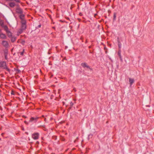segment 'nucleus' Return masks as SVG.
I'll return each instance as SVG.
<instances>
[{
    "mask_svg": "<svg viewBox=\"0 0 154 154\" xmlns=\"http://www.w3.org/2000/svg\"><path fill=\"white\" fill-rule=\"evenodd\" d=\"M80 39L82 41V42H83V37L82 36L80 38Z\"/></svg>",
    "mask_w": 154,
    "mask_h": 154,
    "instance_id": "bb28decb",
    "label": "nucleus"
},
{
    "mask_svg": "<svg viewBox=\"0 0 154 154\" xmlns=\"http://www.w3.org/2000/svg\"><path fill=\"white\" fill-rule=\"evenodd\" d=\"M17 42V43H20L22 45H24L25 41L24 40L22 39H19L18 40Z\"/></svg>",
    "mask_w": 154,
    "mask_h": 154,
    "instance_id": "1a4fd4ad",
    "label": "nucleus"
},
{
    "mask_svg": "<svg viewBox=\"0 0 154 154\" xmlns=\"http://www.w3.org/2000/svg\"><path fill=\"white\" fill-rule=\"evenodd\" d=\"M16 13L20 14V15L23 14V11L22 9L20 7H17L16 8Z\"/></svg>",
    "mask_w": 154,
    "mask_h": 154,
    "instance_id": "39448f33",
    "label": "nucleus"
},
{
    "mask_svg": "<svg viewBox=\"0 0 154 154\" xmlns=\"http://www.w3.org/2000/svg\"><path fill=\"white\" fill-rule=\"evenodd\" d=\"M52 28L54 29V30H55V28L54 26L52 27Z\"/></svg>",
    "mask_w": 154,
    "mask_h": 154,
    "instance_id": "58836bf2",
    "label": "nucleus"
},
{
    "mask_svg": "<svg viewBox=\"0 0 154 154\" xmlns=\"http://www.w3.org/2000/svg\"><path fill=\"white\" fill-rule=\"evenodd\" d=\"M11 95H14L15 92L13 90H12L11 91Z\"/></svg>",
    "mask_w": 154,
    "mask_h": 154,
    "instance_id": "cd10ccee",
    "label": "nucleus"
},
{
    "mask_svg": "<svg viewBox=\"0 0 154 154\" xmlns=\"http://www.w3.org/2000/svg\"><path fill=\"white\" fill-rule=\"evenodd\" d=\"M53 24H54V22H53Z\"/></svg>",
    "mask_w": 154,
    "mask_h": 154,
    "instance_id": "5fc2aeb1",
    "label": "nucleus"
},
{
    "mask_svg": "<svg viewBox=\"0 0 154 154\" xmlns=\"http://www.w3.org/2000/svg\"><path fill=\"white\" fill-rule=\"evenodd\" d=\"M24 123H25V124H26V125H28V122L27 121H24Z\"/></svg>",
    "mask_w": 154,
    "mask_h": 154,
    "instance_id": "7c9ffc66",
    "label": "nucleus"
},
{
    "mask_svg": "<svg viewBox=\"0 0 154 154\" xmlns=\"http://www.w3.org/2000/svg\"><path fill=\"white\" fill-rule=\"evenodd\" d=\"M76 141V140H75L74 141V143H75Z\"/></svg>",
    "mask_w": 154,
    "mask_h": 154,
    "instance_id": "09e8293b",
    "label": "nucleus"
},
{
    "mask_svg": "<svg viewBox=\"0 0 154 154\" xmlns=\"http://www.w3.org/2000/svg\"><path fill=\"white\" fill-rule=\"evenodd\" d=\"M0 38L3 39H6L7 38V36L5 34L1 32L0 33Z\"/></svg>",
    "mask_w": 154,
    "mask_h": 154,
    "instance_id": "9d476101",
    "label": "nucleus"
},
{
    "mask_svg": "<svg viewBox=\"0 0 154 154\" xmlns=\"http://www.w3.org/2000/svg\"><path fill=\"white\" fill-rule=\"evenodd\" d=\"M19 18L21 20V28L25 30L26 27V23L25 19V15L24 14L20 15L19 16Z\"/></svg>",
    "mask_w": 154,
    "mask_h": 154,
    "instance_id": "f257e3e1",
    "label": "nucleus"
},
{
    "mask_svg": "<svg viewBox=\"0 0 154 154\" xmlns=\"http://www.w3.org/2000/svg\"><path fill=\"white\" fill-rule=\"evenodd\" d=\"M90 53H92V52H91L90 51Z\"/></svg>",
    "mask_w": 154,
    "mask_h": 154,
    "instance_id": "3c124183",
    "label": "nucleus"
},
{
    "mask_svg": "<svg viewBox=\"0 0 154 154\" xmlns=\"http://www.w3.org/2000/svg\"><path fill=\"white\" fill-rule=\"evenodd\" d=\"M87 42H88L87 40L86 39L85 41V43L86 44L87 43Z\"/></svg>",
    "mask_w": 154,
    "mask_h": 154,
    "instance_id": "a19ab883",
    "label": "nucleus"
},
{
    "mask_svg": "<svg viewBox=\"0 0 154 154\" xmlns=\"http://www.w3.org/2000/svg\"><path fill=\"white\" fill-rule=\"evenodd\" d=\"M6 33L7 34L9 38H10L12 36V33L10 30L6 32Z\"/></svg>",
    "mask_w": 154,
    "mask_h": 154,
    "instance_id": "9b49d317",
    "label": "nucleus"
},
{
    "mask_svg": "<svg viewBox=\"0 0 154 154\" xmlns=\"http://www.w3.org/2000/svg\"><path fill=\"white\" fill-rule=\"evenodd\" d=\"M14 70L17 73H18L21 72V71L18 68H14Z\"/></svg>",
    "mask_w": 154,
    "mask_h": 154,
    "instance_id": "f3484780",
    "label": "nucleus"
},
{
    "mask_svg": "<svg viewBox=\"0 0 154 154\" xmlns=\"http://www.w3.org/2000/svg\"><path fill=\"white\" fill-rule=\"evenodd\" d=\"M116 17V13H114L113 15V19L114 20H115Z\"/></svg>",
    "mask_w": 154,
    "mask_h": 154,
    "instance_id": "393cba45",
    "label": "nucleus"
},
{
    "mask_svg": "<svg viewBox=\"0 0 154 154\" xmlns=\"http://www.w3.org/2000/svg\"><path fill=\"white\" fill-rule=\"evenodd\" d=\"M2 28H3L4 29L5 31L6 32L9 30L8 27L7 25H5Z\"/></svg>",
    "mask_w": 154,
    "mask_h": 154,
    "instance_id": "ddd939ff",
    "label": "nucleus"
},
{
    "mask_svg": "<svg viewBox=\"0 0 154 154\" xmlns=\"http://www.w3.org/2000/svg\"><path fill=\"white\" fill-rule=\"evenodd\" d=\"M59 21L61 22H62V23H64V22H65V21H63V20H59Z\"/></svg>",
    "mask_w": 154,
    "mask_h": 154,
    "instance_id": "2f4dec72",
    "label": "nucleus"
},
{
    "mask_svg": "<svg viewBox=\"0 0 154 154\" xmlns=\"http://www.w3.org/2000/svg\"><path fill=\"white\" fill-rule=\"evenodd\" d=\"M23 30H24L21 28L17 32V35H19L20 34L22 33L23 32Z\"/></svg>",
    "mask_w": 154,
    "mask_h": 154,
    "instance_id": "2eb2a0df",
    "label": "nucleus"
},
{
    "mask_svg": "<svg viewBox=\"0 0 154 154\" xmlns=\"http://www.w3.org/2000/svg\"><path fill=\"white\" fill-rule=\"evenodd\" d=\"M39 134L38 133H33L32 135V137L34 140H37L38 139Z\"/></svg>",
    "mask_w": 154,
    "mask_h": 154,
    "instance_id": "7ed1b4c3",
    "label": "nucleus"
},
{
    "mask_svg": "<svg viewBox=\"0 0 154 154\" xmlns=\"http://www.w3.org/2000/svg\"><path fill=\"white\" fill-rule=\"evenodd\" d=\"M49 78H51L52 77H53V74H52L51 72H50L49 74Z\"/></svg>",
    "mask_w": 154,
    "mask_h": 154,
    "instance_id": "412c9836",
    "label": "nucleus"
},
{
    "mask_svg": "<svg viewBox=\"0 0 154 154\" xmlns=\"http://www.w3.org/2000/svg\"><path fill=\"white\" fill-rule=\"evenodd\" d=\"M4 22H3V21L2 20H0V25L1 26L2 28L4 26H5V25H4Z\"/></svg>",
    "mask_w": 154,
    "mask_h": 154,
    "instance_id": "a211bd4d",
    "label": "nucleus"
},
{
    "mask_svg": "<svg viewBox=\"0 0 154 154\" xmlns=\"http://www.w3.org/2000/svg\"><path fill=\"white\" fill-rule=\"evenodd\" d=\"M9 6L12 8L14 7L16 5V3L14 2H11L9 4Z\"/></svg>",
    "mask_w": 154,
    "mask_h": 154,
    "instance_id": "0eeeda50",
    "label": "nucleus"
},
{
    "mask_svg": "<svg viewBox=\"0 0 154 154\" xmlns=\"http://www.w3.org/2000/svg\"><path fill=\"white\" fill-rule=\"evenodd\" d=\"M46 121V118H45V119H44V121Z\"/></svg>",
    "mask_w": 154,
    "mask_h": 154,
    "instance_id": "c03bdc74",
    "label": "nucleus"
},
{
    "mask_svg": "<svg viewBox=\"0 0 154 154\" xmlns=\"http://www.w3.org/2000/svg\"><path fill=\"white\" fill-rule=\"evenodd\" d=\"M6 70L8 72H10V69L8 68H6Z\"/></svg>",
    "mask_w": 154,
    "mask_h": 154,
    "instance_id": "c756f323",
    "label": "nucleus"
},
{
    "mask_svg": "<svg viewBox=\"0 0 154 154\" xmlns=\"http://www.w3.org/2000/svg\"><path fill=\"white\" fill-rule=\"evenodd\" d=\"M0 140H1V139L0 138Z\"/></svg>",
    "mask_w": 154,
    "mask_h": 154,
    "instance_id": "4d7b16f0",
    "label": "nucleus"
},
{
    "mask_svg": "<svg viewBox=\"0 0 154 154\" xmlns=\"http://www.w3.org/2000/svg\"><path fill=\"white\" fill-rule=\"evenodd\" d=\"M79 15L80 16H82V13H80L79 14Z\"/></svg>",
    "mask_w": 154,
    "mask_h": 154,
    "instance_id": "473e14b6",
    "label": "nucleus"
},
{
    "mask_svg": "<svg viewBox=\"0 0 154 154\" xmlns=\"http://www.w3.org/2000/svg\"><path fill=\"white\" fill-rule=\"evenodd\" d=\"M77 20L79 22H80L81 21V19L80 18H78Z\"/></svg>",
    "mask_w": 154,
    "mask_h": 154,
    "instance_id": "72a5a7b5",
    "label": "nucleus"
},
{
    "mask_svg": "<svg viewBox=\"0 0 154 154\" xmlns=\"http://www.w3.org/2000/svg\"><path fill=\"white\" fill-rule=\"evenodd\" d=\"M41 118V117L35 116V117H31L29 121V122H36L38 120Z\"/></svg>",
    "mask_w": 154,
    "mask_h": 154,
    "instance_id": "f03ea898",
    "label": "nucleus"
},
{
    "mask_svg": "<svg viewBox=\"0 0 154 154\" xmlns=\"http://www.w3.org/2000/svg\"><path fill=\"white\" fill-rule=\"evenodd\" d=\"M6 1H14V0H5Z\"/></svg>",
    "mask_w": 154,
    "mask_h": 154,
    "instance_id": "4c0bfd02",
    "label": "nucleus"
},
{
    "mask_svg": "<svg viewBox=\"0 0 154 154\" xmlns=\"http://www.w3.org/2000/svg\"><path fill=\"white\" fill-rule=\"evenodd\" d=\"M129 82H130V83L131 85L134 82V80L133 79H132L130 78H129Z\"/></svg>",
    "mask_w": 154,
    "mask_h": 154,
    "instance_id": "dca6fc26",
    "label": "nucleus"
},
{
    "mask_svg": "<svg viewBox=\"0 0 154 154\" xmlns=\"http://www.w3.org/2000/svg\"><path fill=\"white\" fill-rule=\"evenodd\" d=\"M92 45H91L89 46L88 48H91Z\"/></svg>",
    "mask_w": 154,
    "mask_h": 154,
    "instance_id": "79ce46f5",
    "label": "nucleus"
},
{
    "mask_svg": "<svg viewBox=\"0 0 154 154\" xmlns=\"http://www.w3.org/2000/svg\"><path fill=\"white\" fill-rule=\"evenodd\" d=\"M20 36H21V37H22L23 36H22V35H21Z\"/></svg>",
    "mask_w": 154,
    "mask_h": 154,
    "instance_id": "603ef678",
    "label": "nucleus"
},
{
    "mask_svg": "<svg viewBox=\"0 0 154 154\" xmlns=\"http://www.w3.org/2000/svg\"><path fill=\"white\" fill-rule=\"evenodd\" d=\"M42 117H44V115H42Z\"/></svg>",
    "mask_w": 154,
    "mask_h": 154,
    "instance_id": "de8ad7c7",
    "label": "nucleus"
},
{
    "mask_svg": "<svg viewBox=\"0 0 154 154\" xmlns=\"http://www.w3.org/2000/svg\"><path fill=\"white\" fill-rule=\"evenodd\" d=\"M23 117L24 118H27L26 116L24 115L23 116Z\"/></svg>",
    "mask_w": 154,
    "mask_h": 154,
    "instance_id": "f704fd0d",
    "label": "nucleus"
},
{
    "mask_svg": "<svg viewBox=\"0 0 154 154\" xmlns=\"http://www.w3.org/2000/svg\"><path fill=\"white\" fill-rule=\"evenodd\" d=\"M73 105V103H72V105Z\"/></svg>",
    "mask_w": 154,
    "mask_h": 154,
    "instance_id": "864d4df0",
    "label": "nucleus"
},
{
    "mask_svg": "<svg viewBox=\"0 0 154 154\" xmlns=\"http://www.w3.org/2000/svg\"><path fill=\"white\" fill-rule=\"evenodd\" d=\"M104 49L105 51V53H107V49L105 46L104 47Z\"/></svg>",
    "mask_w": 154,
    "mask_h": 154,
    "instance_id": "b1692460",
    "label": "nucleus"
},
{
    "mask_svg": "<svg viewBox=\"0 0 154 154\" xmlns=\"http://www.w3.org/2000/svg\"><path fill=\"white\" fill-rule=\"evenodd\" d=\"M2 45L5 48L8 47L9 46V43L8 41H2Z\"/></svg>",
    "mask_w": 154,
    "mask_h": 154,
    "instance_id": "20e7f679",
    "label": "nucleus"
},
{
    "mask_svg": "<svg viewBox=\"0 0 154 154\" xmlns=\"http://www.w3.org/2000/svg\"><path fill=\"white\" fill-rule=\"evenodd\" d=\"M11 39V41L12 42H14L15 41H16L17 39V37L15 36H12L10 38Z\"/></svg>",
    "mask_w": 154,
    "mask_h": 154,
    "instance_id": "f8f14e48",
    "label": "nucleus"
},
{
    "mask_svg": "<svg viewBox=\"0 0 154 154\" xmlns=\"http://www.w3.org/2000/svg\"><path fill=\"white\" fill-rule=\"evenodd\" d=\"M2 32V30L1 29H0V33L1 32Z\"/></svg>",
    "mask_w": 154,
    "mask_h": 154,
    "instance_id": "a18cd8bd",
    "label": "nucleus"
},
{
    "mask_svg": "<svg viewBox=\"0 0 154 154\" xmlns=\"http://www.w3.org/2000/svg\"><path fill=\"white\" fill-rule=\"evenodd\" d=\"M94 17L97 19H98L99 18V17L97 14H94Z\"/></svg>",
    "mask_w": 154,
    "mask_h": 154,
    "instance_id": "4be33fe9",
    "label": "nucleus"
},
{
    "mask_svg": "<svg viewBox=\"0 0 154 154\" xmlns=\"http://www.w3.org/2000/svg\"><path fill=\"white\" fill-rule=\"evenodd\" d=\"M47 15L51 19V20L52 21H53V19H52V18H51V16L50 14H48V13H47Z\"/></svg>",
    "mask_w": 154,
    "mask_h": 154,
    "instance_id": "5701e85b",
    "label": "nucleus"
},
{
    "mask_svg": "<svg viewBox=\"0 0 154 154\" xmlns=\"http://www.w3.org/2000/svg\"><path fill=\"white\" fill-rule=\"evenodd\" d=\"M4 55L5 56V59L6 60H7L8 59L7 57L8 53L7 52H5L4 53Z\"/></svg>",
    "mask_w": 154,
    "mask_h": 154,
    "instance_id": "6ab92c4d",
    "label": "nucleus"
},
{
    "mask_svg": "<svg viewBox=\"0 0 154 154\" xmlns=\"http://www.w3.org/2000/svg\"><path fill=\"white\" fill-rule=\"evenodd\" d=\"M108 122V121H107V122H106V123H107Z\"/></svg>",
    "mask_w": 154,
    "mask_h": 154,
    "instance_id": "6e6d98bb",
    "label": "nucleus"
},
{
    "mask_svg": "<svg viewBox=\"0 0 154 154\" xmlns=\"http://www.w3.org/2000/svg\"><path fill=\"white\" fill-rule=\"evenodd\" d=\"M16 2L20 3V0H14Z\"/></svg>",
    "mask_w": 154,
    "mask_h": 154,
    "instance_id": "c85d7f7f",
    "label": "nucleus"
},
{
    "mask_svg": "<svg viewBox=\"0 0 154 154\" xmlns=\"http://www.w3.org/2000/svg\"><path fill=\"white\" fill-rule=\"evenodd\" d=\"M4 116V115H1V118H3Z\"/></svg>",
    "mask_w": 154,
    "mask_h": 154,
    "instance_id": "ea45409f",
    "label": "nucleus"
},
{
    "mask_svg": "<svg viewBox=\"0 0 154 154\" xmlns=\"http://www.w3.org/2000/svg\"><path fill=\"white\" fill-rule=\"evenodd\" d=\"M121 50L120 49H119L118 52V54L119 55V58L121 60H122V57L121 55Z\"/></svg>",
    "mask_w": 154,
    "mask_h": 154,
    "instance_id": "4468645a",
    "label": "nucleus"
},
{
    "mask_svg": "<svg viewBox=\"0 0 154 154\" xmlns=\"http://www.w3.org/2000/svg\"><path fill=\"white\" fill-rule=\"evenodd\" d=\"M24 51H25L24 49H23V51L22 52H20V55L21 56H23V54H24Z\"/></svg>",
    "mask_w": 154,
    "mask_h": 154,
    "instance_id": "aec40b11",
    "label": "nucleus"
},
{
    "mask_svg": "<svg viewBox=\"0 0 154 154\" xmlns=\"http://www.w3.org/2000/svg\"><path fill=\"white\" fill-rule=\"evenodd\" d=\"M118 42H119L118 47H119V49H120V48L121 47V43L119 41H118Z\"/></svg>",
    "mask_w": 154,
    "mask_h": 154,
    "instance_id": "a878e982",
    "label": "nucleus"
},
{
    "mask_svg": "<svg viewBox=\"0 0 154 154\" xmlns=\"http://www.w3.org/2000/svg\"><path fill=\"white\" fill-rule=\"evenodd\" d=\"M0 67H3L5 68L6 67V63L5 61H1L0 62Z\"/></svg>",
    "mask_w": 154,
    "mask_h": 154,
    "instance_id": "423d86ee",
    "label": "nucleus"
},
{
    "mask_svg": "<svg viewBox=\"0 0 154 154\" xmlns=\"http://www.w3.org/2000/svg\"><path fill=\"white\" fill-rule=\"evenodd\" d=\"M81 65L84 68L86 67L90 69H91L90 68V66L88 65H87V64L85 63H82L81 64Z\"/></svg>",
    "mask_w": 154,
    "mask_h": 154,
    "instance_id": "6e6552de",
    "label": "nucleus"
},
{
    "mask_svg": "<svg viewBox=\"0 0 154 154\" xmlns=\"http://www.w3.org/2000/svg\"><path fill=\"white\" fill-rule=\"evenodd\" d=\"M109 2H111V0H109Z\"/></svg>",
    "mask_w": 154,
    "mask_h": 154,
    "instance_id": "8fccbe9b",
    "label": "nucleus"
},
{
    "mask_svg": "<svg viewBox=\"0 0 154 154\" xmlns=\"http://www.w3.org/2000/svg\"><path fill=\"white\" fill-rule=\"evenodd\" d=\"M60 90H59L58 92V93H60Z\"/></svg>",
    "mask_w": 154,
    "mask_h": 154,
    "instance_id": "37998d69",
    "label": "nucleus"
},
{
    "mask_svg": "<svg viewBox=\"0 0 154 154\" xmlns=\"http://www.w3.org/2000/svg\"><path fill=\"white\" fill-rule=\"evenodd\" d=\"M5 133H2V134H1V135L2 136H4V135L5 134Z\"/></svg>",
    "mask_w": 154,
    "mask_h": 154,
    "instance_id": "e433bc0d",
    "label": "nucleus"
},
{
    "mask_svg": "<svg viewBox=\"0 0 154 154\" xmlns=\"http://www.w3.org/2000/svg\"><path fill=\"white\" fill-rule=\"evenodd\" d=\"M146 106H147V107H150V106H149V105H146Z\"/></svg>",
    "mask_w": 154,
    "mask_h": 154,
    "instance_id": "49530a36",
    "label": "nucleus"
},
{
    "mask_svg": "<svg viewBox=\"0 0 154 154\" xmlns=\"http://www.w3.org/2000/svg\"><path fill=\"white\" fill-rule=\"evenodd\" d=\"M66 18L68 20H70L69 18L68 17H66Z\"/></svg>",
    "mask_w": 154,
    "mask_h": 154,
    "instance_id": "c9c22d12",
    "label": "nucleus"
}]
</instances>
